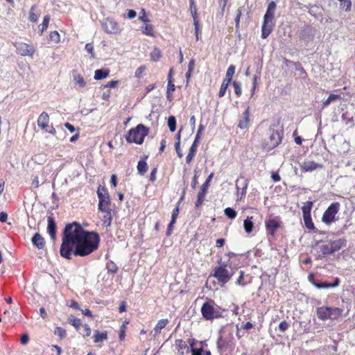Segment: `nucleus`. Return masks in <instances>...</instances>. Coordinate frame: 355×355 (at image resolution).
<instances>
[{"instance_id":"1","label":"nucleus","mask_w":355,"mask_h":355,"mask_svg":"<svg viewBox=\"0 0 355 355\" xmlns=\"http://www.w3.org/2000/svg\"><path fill=\"white\" fill-rule=\"evenodd\" d=\"M100 241L98 232L85 230L76 222L69 223L62 234L60 254L67 259L72 256L85 257L98 249Z\"/></svg>"},{"instance_id":"2","label":"nucleus","mask_w":355,"mask_h":355,"mask_svg":"<svg viewBox=\"0 0 355 355\" xmlns=\"http://www.w3.org/2000/svg\"><path fill=\"white\" fill-rule=\"evenodd\" d=\"M237 266H232V263L218 261V265L213 270L212 276L214 277L218 282L222 285L227 283L235 274Z\"/></svg>"},{"instance_id":"3","label":"nucleus","mask_w":355,"mask_h":355,"mask_svg":"<svg viewBox=\"0 0 355 355\" xmlns=\"http://www.w3.org/2000/svg\"><path fill=\"white\" fill-rule=\"evenodd\" d=\"M149 128L142 123H139L135 128L129 130L125 135V140L129 144H142L144 138L149 134Z\"/></svg>"},{"instance_id":"4","label":"nucleus","mask_w":355,"mask_h":355,"mask_svg":"<svg viewBox=\"0 0 355 355\" xmlns=\"http://www.w3.org/2000/svg\"><path fill=\"white\" fill-rule=\"evenodd\" d=\"M275 9V2L273 1L270 2L267 8L266 12L264 15L263 21L261 26V37L263 39L267 38L272 31Z\"/></svg>"},{"instance_id":"5","label":"nucleus","mask_w":355,"mask_h":355,"mask_svg":"<svg viewBox=\"0 0 355 355\" xmlns=\"http://www.w3.org/2000/svg\"><path fill=\"white\" fill-rule=\"evenodd\" d=\"M283 130H277L270 128L267 135L263 139L262 148L266 151H270L277 147L282 141Z\"/></svg>"},{"instance_id":"6","label":"nucleus","mask_w":355,"mask_h":355,"mask_svg":"<svg viewBox=\"0 0 355 355\" xmlns=\"http://www.w3.org/2000/svg\"><path fill=\"white\" fill-rule=\"evenodd\" d=\"M343 309L338 307L322 306L317 309L318 318L321 320H337L342 317Z\"/></svg>"},{"instance_id":"7","label":"nucleus","mask_w":355,"mask_h":355,"mask_svg":"<svg viewBox=\"0 0 355 355\" xmlns=\"http://www.w3.org/2000/svg\"><path fill=\"white\" fill-rule=\"evenodd\" d=\"M201 313L202 317L207 320L218 318L221 315L219 311V306L214 300L208 298L201 307Z\"/></svg>"},{"instance_id":"8","label":"nucleus","mask_w":355,"mask_h":355,"mask_svg":"<svg viewBox=\"0 0 355 355\" xmlns=\"http://www.w3.org/2000/svg\"><path fill=\"white\" fill-rule=\"evenodd\" d=\"M346 245V241L343 239H340L334 241H327L320 245V252L322 256L331 254L336 252L339 251L340 249Z\"/></svg>"},{"instance_id":"9","label":"nucleus","mask_w":355,"mask_h":355,"mask_svg":"<svg viewBox=\"0 0 355 355\" xmlns=\"http://www.w3.org/2000/svg\"><path fill=\"white\" fill-rule=\"evenodd\" d=\"M97 196L98 198L99 211L111 210V200L107 189L103 187L99 186L97 189Z\"/></svg>"},{"instance_id":"10","label":"nucleus","mask_w":355,"mask_h":355,"mask_svg":"<svg viewBox=\"0 0 355 355\" xmlns=\"http://www.w3.org/2000/svg\"><path fill=\"white\" fill-rule=\"evenodd\" d=\"M340 206L338 202L331 203L323 213L322 221L326 225H330L336 221V216L339 211Z\"/></svg>"},{"instance_id":"11","label":"nucleus","mask_w":355,"mask_h":355,"mask_svg":"<svg viewBox=\"0 0 355 355\" xmlns=\"http://www.w3.org/2000/svg\"><path fill=\"white\" fill-rule=\"evenodd\" d=\"M37 122V125L40 129L51 134L53 136L56 135L57 132L55 128L52 125L49 124L50 119L47 112H42L40 114Z\"/></svg>"},{"instance_id":"12","label":"nucleus","mask_w":355,"mask_h":355,"mask_svg":"<svg viewBox=\"0 0 355 355\" xmlns=\"http://www.w3.org/2000/svg\"><path fill=\"white\" fill-rule=\"evenodd\" d=\"M233 340L234 336L232 333L222 332L217 340V347L220 352L223 353L231 347L234 345Z\"/></svg>"},{"instance_id":"13","label":"nucleus","mask_w":355,"mask_h":355,"mask_svg":"<svg viewBox=\"0 0 355 355\" xmlns=\"http://www.w3.org/2000/svg\"><path fill=\"white\" fill-rule=\"evenodd\" d=\"M16 48V53L21 56H28L33 58L36 52L35 48L31 45L22 42H16L13 43Z\"/></svg>"},{"instance_id":"14","label":"nucleus","mask_w":355,"mask_h":355,"mask_svg":"<svg viewBox=\"0 0 355 355\" xmlns=\"http://www.w3.org/2000/svg\"><path fill=\"white\" fill-rule=\"evenodd\" d=\"M265 226L267 234L274 237L281 227V219L279 216L267 218L265 220Z\"/></svg>"},{"instance_id":"15","label":"nucleus","mask_w":355,"mask_h":355,"mask_svg":"<svg viewBox=\"0 0 355 355\" xmlns=\"http://www.w3.org/2000/svg\"><path fill=\"white\" fill-rule=\"evenodd\" d=\"M102 27L107 34H118L121 32L119 24L112 18H106L102 22Z\"/></svg>"},{"instance_id":"16","label":"nucleus","mask_w":355,"mask_h":355,"mask_svg":"<svg viewBox=\"0 0 355 355\" xmlns=\"http://www.w3.org/2000/svg\"><path fill=\"white\" fill-rule=\"evenodd\" d=\"M309 281L313 284L317 288H334L339 285L340 279L336 277L334 283L320 282L314 277L313 274H310L308 277Z\"/></svg>"},{"instance_id":"17","label":"nucleus","mask_w":355,"mask_h":355,"mask_svg":"<svg viewBox=\"0 0 355 355\" xmlns=\"http://www.w3.org/2000/svg\"><path fill=\"white\" fill-rule=\"evenodd\" d=\"M300 170L303 173L313 172L318 168H322V165L315 162L313 160L305 159L300 164Z\"/></svg>"},{"instance_id":"18","label":"nucleus","mask_w":355,"mask_h":355,"mask_svg":"<svg viewBox=\"0 0 355 355\" xmlns=\"http://www.w3.org/2000/svg\"><path fill=\"white\" fill-rule=\"evenodd\" d=\"M250 121V107H247L239 119L238 128L248 129Z\"/></svg>"},{"instance_id":"19","label":"nucleus","mask_w":355,"mask_h":355,"mask_svg":"<svg viewBox=\"0 0 355 355\" xmlns=\"http://www.w3.org/2000/svg\"><path fill=\"white\" fill-rule=\"evenodd\" d=\"M47 222H48L47 232L49 234L51 238L53 240H55L56 238V230H57L56 223L52 216H49L47 218Z\"/></svg>"},{"instance_id":"20","label":"nucleus","mask_w":355,"mask_h":355,"mask_svg":"<svg viewBox=\"0 0 355 355\" xmlns=\"http://www.w3.org/2000/svg\"><path fill=\"white\" fill-rule=\"evenodd\" d=\"M32 243L38 249H42L45 245V241L39 233L35 234L33 236Z\"/></svg>"},{"instance_id":"21","label":"nucleus","mask_w":355,"mask_h":355,"mask_svg":"<svg viewBox=\"0 0 355 355\" xmlns=\"http://www.w3.org/2000/svg\"><path fill=\"white\" fill-rule=\"evenodd\" d=\"M168 323V319H161L158 320L157 323L156 324L153 329L155 336L159 335L161 333L162 329L165 328Z\"/></svg>"},{"instance_id":"22","label":"nucleus","mask_w":355,"mask_h":355,"mask_svg":"<svg viewBox=\"0 0 355 355\" xmlns=\"http://www.w3.org/2000/svg\"><path fill=\"white\" fill-rule=\"evenodd\" d=\"M243 227L246 233L250 234L252 232L254 229L253 216H247L243 222Z\"/></svg>"},{"instance_id":"23","label":"nucleus","mask_w":355,"mask_h":355,"mask_svg":"<svg viewBox=\"0 0 355 355\" xmlns=\"http://www.w3.org/2000/svg\"><path fill=\"white\" fill-rule=\"evenodd\" d=\"M94 342L96 343H101L103 340L107 339V332L104 331L103 332H100L98 330H95L94 333Z\"/></svg>"},{"instance_id":"24","label":"nucleus","mask_w":355,"mask_h":355,"mask_svg":"<svg viewBox=\"0 0 355 355\" xmlns=\"http://www.w3.org/2000/svg\"><path fill=\"white\" fill-rule=\"evenodd\" d=\"M175 90V86L173 84V80H169V81H168V83H167V89H166V99L169 102H171L173 100V92Z\"/></svg>"},{"instance_id":"25","label":"nucleus","mask_w":355,"mask_h":355,"mask_svg":"<svg viewBox=\"0 0 355 355\" xmlns=\"http://www.w3.org/2000/svg\"><path fill=\"white\" fill-rule=\"evenodd\" d=\"M110 74V70L108 69H97L94 72L95 80H102L106 78Z\"/></svg>"},{"instance_id":"26","label":"nucleus","mask_w":355,"mask_h":355,"mask_svg":"<svg viewBox=\"0 0 355 355\" xmlns=\"http://www.w3.org/2000/svg\"><path fill=\"white\" fill-rule=\"evenodd\" d=\"M198 146L196 145V144H192L191 146L189 153L186 157V162L187 164H190L193 159L197 152Z\"/></svg>"},{"instance_id":"27","label":"nucleus","mask_w":355,"mask_h":355,"mask_svg":"<svg viewBox=\"0 0 355 355\" xmlns=\"http://www.w3.org/2000/svg\"><path fill=\"white\" fill-rule=\"evenodd\" d=\"M101 212L104 213L103 216V223L105 227H110L112 223V209L107 211H101Z\"/></svg>"},{"instance_id":"28","label":"nucleus","mask_w":355,"mask_h":355,"mask_svg":"<svg viewBox=\"0 0 355 355\" xmlns=\"http://www.w3.org/2000/svg\"><path fill=\"white\" fill-rule=\"evenodd\" d=\"M38 17L39 12L37 10V6L36 5H33L31 8L28 19L32 22H35L37 21Z\"/></svg>"},{"instance_id":"29","label":"nucleus","mask_w":355,"mask_h":355,"mask_svg":"<svg viewBox=\"0 0 355 355\" xmlns=\"http://www.w3.org/2000/svg\"><path fill=\"white\" fill-rule=\"evenodd\" d=\"M162 51L158 47L155 46L150 53V60L153 62H157L162 58Z\"/></svg>"},{"instance_id":"30","label":"nucleus","mask_w":355,"mask_h":355,"mask_svg":"<svg viewBox=\"0 0 355 355\" xmlns=\"http://www.w3.org/2000/svg\"><path fill=\"white\" fill-rule=\"evenodd\" d=\"M235 73V67L233 64H231L227 68V70L226 71L225 78L223 81L226 82L227 83H230L232 80L233 75Z\"/></svg>"},{"instance_id":"31","label":"nucleus","mask_w":355,"mask_h":355,"mask_svg":"<svg viewBox=\"0 0 355 355\" xmlns=\"http://www.w3.org/2000/svg\"><path fill=\"white\" fill-rule=\"evenodd\" d=\"M68 322L72 325L75 329L78 331L80 329V326H82V322L80 319L75 317L73 315H71L69 317Z\"/></svg>"},{"instance_id":"32","label":"nucleus","mask_w":355,"mask_h":355,"mask_svg":"<svg viewBox=\"0 0 355 355\" xmlns=\"http://www.w3.org/2000/svg\"><path fill=\"white\" fill-rule=\"evenodd\" d=\"M141 32L144 35L155 37L154 27L151 24H146L144 27H141Z\"/></svg>"},{"instance_id":"33","label":"nucleus","mask_w":355,"mask_h":355,"mask_svg":"<svg viewBox=\"0 0 355 355\" xmlns=\"http://www.w3.org/2000/svg\"><path fill=\"white\" fill-rule=\"evenodd\" d=\"M148 170V165L145 160H139L137 164L138 173L141 175H144Z\"/></svg>"},{"instance_id":"34","label":"nucleus","mask_w":355,"mask_h":355,"mask_svg":"<svg viewBox=\"0 0 355 355\" xmlns=\"http://www.w3.org/2000/svg\"><path fill=\"white\" fill-rule=\"evenodd\" d=\"M303 220L306 228L309 230H314L315 229L311 215L303 216Z\"/></svg>"},{"instance_id":"35","label":"nucleus","mask_w":355,"mask_h":355,"mask_svg":"<svg viewBox=\"0 0 355 355\" xmlns=\"http://www.w3.org/2000/svg\"><path fill=\"white\" fill-rule=\"evenodd\" d=\"M313 205V202L312 201H306L304 203L302 211L303 216L311 215V211L312 207Z\"/></svg>"},{"instance_id":"36","label":"nucleus","mask_w":355,"mask_h":355,"mask_svg":"<svg viewBox=\"0 0 355 355\" xmlns=\"http://www.w3.org/2000/svg\"><path fill=\"white\" fill-rule=\"evenodd\" d=\"M293 66L295 67L296 71H299V76L301 78H305L307 77V73L306 72L305 69H304L300 62H293Z\"/></svg>"},{"instance_id":"37","label":"nucleus","mask_w":355,"mask_h":355,"mask_svg":"<svg viewBox=\"0 0 355 355\" xmlns=\"http://www.w3.org/2000/svg\"><path fill=\"white\" fill-rule=\"evenodd\" d=\"M106 268L107 270V272L111 274H115L118 271V266L112 260H109L106 263Z\"/></svg>"},{"instance_id":"38","label":"nucleus","mask_w":355,"mask_h":355,"mask_svg":"<svg viewBox=\"0 0 355 355\" xmlns=\"http://www.w3.org/2000/svg\"><path fill=\"white\" fill-rule=\"evenodd\" d=\"M340 1V8L345 12H349L352 8L351 0H338Z\"/></svg>"},{"instance_id":"39","label":"nucleus","mask_w":355,"mask_h":355,"mask_svg":"<svg viewBox=\"0 0 355 355\" xmlns=\"http://www.w3.org/2000/svg\"><path fill=\"white\" fill-rule=\"evenodd\" d=\"M340 98V96L338 94H331L327 100L322 103V108L327 107L332 101H336Z\"/></svg>"},{"instance_id":"40","label":"nucleus","mask_w":355,"mask_h":355,"mask_svg":"<svg viewBox=\"0 0 355 355\" xmlns=\"http://www.w3.org/2000/svg\"><path fill=\"white\" fill-rule=\"evenodd\" d=\"M54 334L57 335L60 340H62L67 336V331L64 328L57 327L54 330Z\"/></svg>"},{"instance_id":"41","label":"nucleus","mask_w":355,"mask_h":355,"mask_svg":"<svg viewBox=\"0 0 355 355\" xmlns=\"http://www.w3.org/2000/svg\"><path fill=\"white\" fill-rule=\"evenodd\" d=\"M224 213L225 215L230 219H234L237 216L236 211L231 207L225 209Z\"/></svg>"},{"instance_id":"42","label":"nucleus","mask_w":355,"mask_h":355,"mask_svg":"<svg viewBox=\"0 0 355 355\" xmlns=\"http://www.w3.org/2000/svg\"><path fill=\"white\" fill-rule=\"evenodd\" d=\"M49 40L55 44L60 42V35L57 31H51L49 34Z\"/></svg>"},{"instance_id":"43","label":"nucleus","mask_w":355,"mask_h":355,"mask_svg":"<svg viewBox=\"0 0 355 355\" xmlns=\"http://www.w3.org/2000/svg\"><path fill=\"white\" fill-rule=\"evenodd\" d=\"M82 331L80 332V334L83 337H88L91 335L92 329L88 324H84L82 325Z\"/></svg>"},{"instance_id":"44","label":"nucleus","mask_w":355,"mask_h":355,"mask_svg":"<svg viewBox=\"0 0 355 355\" xmlns=\"http://www.w3.org/2000/svg\"><path fill=\"white\" fill-rule=\"evenodd\" d=\"M232 86L234 89V93L237 97H240L242 94L241 84L239 82L234 81Z\"/></svg>"},{"instance_id":"45","label":"nucleus","mask_w":355,"mask_h":355,"mask_svg":"<svg viewBox=\"0 0 355 355\" xmlns=\"http://www.w3.org/2000/svg\"><path fill=\"white\" fill-rule=\"evenodd\" d=\"M168 125L171 132H174L176 129V119L173 116H170L168 119Z\"/></svg>"},{"instance_id":"46","label":"nucleus","mask_w":355,"mask_h":355,"mask_svg":"<svg viewBox=\"0 0 355 355\" xmlns=\"http://www.w3.org/2000/svg\"><path fill=\"white\" fill-rule=\"evenodd\" d=\"M230 83L223 81L218 96L221 98L225 96Z\"/></svg>"},{"instance_id":"47","label":"nucleus","mask_w":355,"mask_h":355,"mask_svg":"<svg viewBox=\"0 0 355 355\" xmlns=\"http://www.w3.org/2000/svg\"><path fill=\"white\" fill-rule=\"evenodd\" d=\"M128 322L123 323L120 327L119 338L121 341H123L125 338V331H126V328H127L126 324H128Z\"/></svg>"},{"instance_id":"48","label":"nucleus","mask_w":355,"mask_h":355,"mask_svg":"<svg viewBox=\"0 0 355 355\" xmlns=\"http://www.w3.org/2000/svg\"><path fill=\"white\" fill-rule=\"evenodd\" d=\"M195 344V340L194 339H193L191 340V342L190 343V345L191 347V353L192 354L191 355H202V347H200V349H195L193 348V345Z\"/></svg>"},{"instance_id":"49","label":"nucleus","mask_w":355,"mask_h":355,"mask_svg":"<svg viewBox=\"0 0 355 355\" xmlns=\"http://www.w3.org/2000/svg\"><path fill=\"white\" fill-rule=\"evenodd\" d=\"M49 21H50V17L49 15H46L44 19H43V21L42 23V28H41V35L43 33V32L46 30V28H48L49 26Z\"/></svg>"},{"instance_id":"50","label":"nucleus","mask_w":355,"mask_h":355,"mask_svg":"<svg viewBox=\"0 0 355 355\" xmlns=\"http://www.w3.org/2000/svg\"><path fill=\"white\" fill-rule=\"evenodd\" d=\"M75 81L80 87H84L86 85V82L80 74L75 77Z\"/></svg>"},{"instance_id":"51","label":"nucleus","mask_w":355,"mask_h":355,"mask_svg":"<svg viewBox=\"0 0 355 355\" xmlns=\"http://www.w3.org/2000/svg\"><path fill=\"white\" fill-rule=\"evenodd\" d=\"M146 67L145 65H141L139 68L137 69L135 73V77L140 78L142 77L144 72L146 71Z\"/></svg>"},{"instance_id":"52","label":"nucleus","mask_w":355,"mask_h":355,"mask_svg":"<svg viewBox=\"0 0 355 355\" xmlns=\"http://www.w3.org/2000/svg\"><path fill=\"white\" fill-rule=\"evenodd\" d=\"M225 256H227L228 257L227 261H226L225 262L232 263V266L234 265V261L236 259H237V257H238V254H235L234 252H227V254H225Z\"/></svg>"},{"instance_id":"53","label":"nucleus","mask_w":355,"mask_h":355,"mask_svg":"<svg viewBox=\"0 0 355 355\" xmlns=\"http://www.w3.org/2000/svg\"><path fill=\"white\" fill-rule=\"evenodd\" d=\"M209 187V184H207V182H205L202 184V186L200 187V191H199V192L198 193L200 194V195L205 196L207 193V190H208Z\"/></svg>"},{"instance_id":"54","label":"nucleus","mask_w":355,"mask_h":355,"mask_svg":"<svg viewBox=\"0 0 355 355\" xmlns=\"http://www.w3.org/2000/svg\"><path fill=\"white\" fill-rule=\"evenodd\" d=\"M181 201L180 200L178 203L176 207L173 210L171 220L176 221V219L180 214V204Z\"/></svg>"},{"instance_id":"55","label":"nucleus","mask_w":355,"mask_h":355,"mask_svg":"<svg viewBox=\"0 0 355 355\" xmlns=\"http://www.w3.org/2000/svg\"><path fill=\"white\" fill-rule=\"evenodd\" d=\"M289 327H290L289 323L288 322H286V320H284L280 322L278 328L281 332L284 333L289 328Z\"/></svg>"},{"instance_id":"56","label":"nucleus","mask_w":355,"mask_h":355,"mask_svg":"<svg viewBox=\"0 0 355 355\" xmlns=\"http://www.w3.org/2000/svg\"><path fill=\"white\" fill-rule=\"evenodd\" d=\"M242 16V10L241 8H239L236 10V16L235 18V27L236 29L239 28V24H240V19Z\"/></svg>"},{"instance_id":"57","label":"nucleus","mask_w":355,"mask_h":355,"mask_svg":"<svg viewBox=\"0 0 355 355\" xmlns=\"http://www.w3.org/2000/svg\"><path fill=\"white\" fill-rule=\"evenodd\" d=\"M205 199V196L200 195L198 193L197 195V200L195 203V206L196 208H199L203 203L204 200Z\"/></svg>"},{"instance_id":"58","label":"nucleus","mask_w":355,"mask_h":355,"mask_svg":"<svg viewBox=\"0 0 355 355\" xmlns=\"http://www.w3.org/2000/svg\"><path fill=\"white\" fill-rule=\"evenodd\" d=\"M175 344H176V346H177V348L180 350V349H185L187 347V344L185 343V342L182 340V339H178L175 340Z\"/></svg>"},{"instance_id":"59","label":"nucleus","mask_w":355,"mask_h":355,"mask_svg":"<svg viewBox=\"0 0 355 355\" xmlns=\"http://www.w3.org/2000/svg\"><path fill=\"white\" fill-rule=\"evenodd\" d=\"M175 223H176V221H175L173 220H171V222L169 223V224L168 225L167 231H166L167 236H170L171 234L173 227H174V224Z\"/></svg>"},{"instance_id":"60","label":"nucleus","mask_w":355,"mask_h":355,"mask_svg":"<svg viewBox=\"0 0 355 355\" xmlns=\"http://www.w3.org/2000/svg\"><path fill=\"white\" fill-rule=\"evenodd\" d=\"M21 344L26 345L29 342V336L28 334H24L20 338Z\"/></svg>"},{"instance_id":"61","label":"nucleus","mask_w":355,"mask_h":355,"mask_svg":"<svg viewBox=\"0 0 355 355\" xmlns=\"http://www.w3.org/2000/svg\"><path fill=\"white\" fill-rule=\"evenodd\" d=\"M157 168L155 167L154 168L152 171H151V173H150V178H149V180L152 182H154L156 180V174H157Z\"/></svg>"},{"instance_id":"62","label":"nucleus","mask_w":355,"mask_h":355,"mask_svg":"<svg viewBox=\"0 0 355 355\" xmlns=\"http://www.w3.org/2000/svg\"><path fill=\"white\" fill-rule=\"evenodd\" d=\"M119 83V80H110L104 85L105 87L114 88Z\"/></svg>"},{"instance_id":"63","label":"nucleus","mask_w":355,"mask_h":355,"mask_svg":"<svg viewBox=\"0 0 355 355\" xmlns=\"http://www.w3.org/2000/svg\"><path fill=\"white\" fill-rule=\"evenodd\" d=\"M271 178L275 182H277L281 180V177L277 172H272Z\"/></svg>"},{"instance_id":"64","label":"nucleus","mask_w":355,"mask_h":355,"mask_svg":"<svg viewBox=\"0 0 355 355\" xmlns=\"http://www.w3.org/2000/svg\"><path fill=\"white\" fill-rule=\"evenodd\" d=\"M31 186L33 188H38L40 186L39 178L37 176H35L31 182Z\"/></svg>"}]
</instances>
